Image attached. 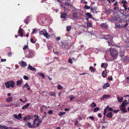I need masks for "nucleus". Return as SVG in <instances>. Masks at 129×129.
Masks as SVG:
<instances>
[{
  "label": "nucleus",
  "mask_w": 129,
  "mask_h": 129,
  "mask_svg": "<svg viewBox=\"0 0 129 129\" xmlns=\"http://www.w3.org/2000/svg\"><path fill=\"white\" fill-rule=\"evenodd\" d=\"M110 96V95H106L104 94L102 97L101 99V100H104V99H107Z\"/></svg>",
  "instance_id": "nucleus-20"
},
{
  "label": "nucleus",
  "mask_w": 129,
  "mask_h": 129,
  "mask_svg": "<svg viewBox=\"0 0 129 129\" xmlns=\"http://www.w3.org/2000/svg\"><path fill=\"white\" fill-rule=\"evenodd\" d=\"M69 98H70V100L71 101H72L73 99H75V97L73 95H71L69 96Z\"/></svg>",
  "instance_id": "nucleus-39"
},
{
  "label": "nucleus",
  "mask_w": 129,
  "mask_h": 129,
  "mask_svg": "<svg viewBox=\"0 0 129 129\" xmlns=\"http://www.w3.org/2000/svg\"><path fill=\"white\" fill-rule=\"evenodd\" d=\"M100 26L101 29L104 30L107 29L108 27V25L106 23H101L100 24Z\"/></svg>",
  "instance_id": "nucleus-6"
},
{
  "label": "nucleus",
  "mask_w": 129,
  "mask_h": 129,
  "mask_svg": "<svg viewBox=\"0 0 129 129\" xmlns=\"http://www.w3.org/2000/svg\"><path fill=\"white\" fill-rule=\"evenodd\" d=\"M71 27L70 26H68L67 27L66 30L67 31H69L70 30Z\"/></svg>",
  "instance_id": "nucleus-43"
},
{
  "label": "nucleus",
  "mask_w": 129,
  "mask_h": 129,
  "mask_svg": "<svg viewBox=\"0 0 129 129\" xmlns=\"http://www.w3.org/2000/svg\"><path fill=\"white\" fill-rule=\"evenodd\" d=\"M85 14L89 18H91L92 17V15L89 13H86Z\"/></svg>",
  "instance_id": "nucleus-28"
},
{
  "label": "nucleus",
  "mask_w": 129,
  "mask_h": 129,
  "mask_svg": "<svg viewBox=\"0 0 129 129\" xmlns=\"http://www.w3.org/2000/svg\"><path fill=\"white\" fill-rule=\"evenodd\" d=\"M68 61L69 62H70L71 63H73L72 61V60L70 58L69 59Z\"/></svg>",
  "instance_id": "nucleus-59"
},
{
  "label": "nucleus",
  "mask_w": 129,
  "mask_h": 129,
  "mask_svg": "<svg viewBox=\"0 0 129 129\" xmlns=\"http://www.w3.org/2000/svg\"><path fill=\"white\" fill-rule=\"evenodd\" d=\"M84 8L85 9H90V6H88L87 5H85L84 6Z\"/></svg>",
  "instance_id": "nucleus-36"
},
{
  "label": "nucleus",
  "mask_w": 129,
  "mask_h": 129,
  "mask_svg": "<svg viewBox=\"0 0 129 129\" xmlns=\"http://www.w3.org/2000/svg\"><path fill=\"white\" fill-rule=\"evenodd\" d=\"M28 53L27 55V58H30L32 57L34 55V51L32 50H29L28 49Z\"/></svg>",
  "instance_id": "nucleus-4"
},
{
  "label": "nucleus",
  "mask_w": 129,
  "mask_h": 129,
  "mask_svg": "<svg viewBox=\"0 0 129 129\" xmlns=\"http://www.w3.org/2000/svg\"><path fill=\"white\" fill-rule=\"evenodd\" d=\"M29 116L28 115H27L25 116L24 118L23 119V120H24L26 121V120H28L29 119Z\"/></svg>",
  "instance_id": "nucleus-33"
},
{
  "label": "nucleus",
  "mask_w": 129,
  "mask_h": 129,
  "mask_svg": "<svg viewBox=\"0 0 129 129\" xmlns=\"http://www.w3.org/2000/svg\"><path fill=\"white\" fill-rule=\"evenodd\" d=\"M119 55L120 57H122V56L124 55V53H121L120 52H119Z\"/></svg>",
  "instance_id": "nucleus-53"
},
{
  "label": "nucleus",
  "mask_w": 129,
  "mask_h": 129,
  "mask_svg": "<svg viewBox=\"0 0 129 129\" xmlns=\"http://www.w3.org/2000/svg\"><path fill=\"white\" fill-rule=\"evenodd\" d=\"M29 103H28L26 104L24 106H23L22 108V109L23 110H24L26 109L29 106Z\"/></svg>",
  "instance_id": "nucleus-27"
},
{
  "label": "nucleus",
  "mask_w": 129,
  "mask_h": 129,
  "mask_svg": "<svg viewBox=\"0 0 129 129\" xmlns=\"http://www.w3.org/2000/svg\"><path fill=\"white\" fill-rule=\"evenodd\" d=\"M120 110L122 111L123 113H126L127 112V111L126 109V107L123 108H120Z\"/></svg>",
  "instance_id": "nucleus-25"
},
{
  "label": "nucleus",
  "mask_w": 129,
  "mask_h": 129,
  "mask_svg": "<svg viewBox=\"0 0 129 129\" xmlns=\"http://www.w3.org/2000/svg\"><path fill=\"white\" fill-rule=\"evenodd\" d=\"M117 4V1H116L113 5V6L114 7L116 6Z\"/></svg>",
  "instance_id": "nucleus-63"
},
{
  "label": "nucleus",
  "mask_w": 129,
  "mask_h": 129,
  "mask_svg": "<svg viewBox=\"0 0 129 129\" xmlns=\"http://www.w3.org/2000/svg\"><path fill=\"white\" fill-rule=\"evenodd\" d=\"M112 38L111 36L109 35H105L104 36V39H106L108 40L109 39H110V41H111L112 39Z\"/></svg>",
  "instance_id": "nucleus-8"
},
{
  "label": "nucleus",
  "mask_w": 129,
  "mask_h": 129,
  "mask_svg": "<svg viewBox=\"0 0 129 129\" xmlns=\"http://www.w3.org/2000/svg\"><path fill=\"white\" fill-rule=\"evenodd\" d=\"M107 73V71L106 70H105L102 72V75L103 77L105 78L107 76L106 74Z\"/></svg>",
  "instance_id": "nucleus-19"
},
{
  "label": "nucleus",
  "mask_w": 129,
  "mask_h": 129,
  "mask_svg": "<svg viewBox=\"0 0 129 129\" xmlns=\"http://www.w3.org/2000/svg\"><path fill=\"white\" fill-rule=\"evenodd\" d=\"M62 87L60 85H58L57 86V88L58 89H62Z\"/></svg>",
  "instance_id": "nucleus-44"
},
{
  "label": "nucleus",
  "mask_w": 129,
  "mask_h": 129,
  "mask_svg": "<svg viewBox=\"0 0 129 129\" xmlns=\"http://www.w3.org/2000/svg\"><path fill=\"white\" fill-rule=\"evenodd\" d=\"M128 23H126L125 24H124L123 27H126V26L128 25Z\"/></svg>",
  "instance_id": "nucleus-64"
},
{
  "label": "nucleus",
  "mask_w": 129,
  "mask_h": 129,
  "mask_svg": "<svg viewBox=\"0 0 129 129\" xmlns=\"http://www.w3.org/2000/svg\"><path fill=\"white\" fill-rule=\"evenodd\" d=\"M113 113H117L119 111V110H114L112 111Z\"/></svg>",
  "instance_id": "nucleus-51"
},
{
  "label": "nucleus",
  "mask_w": 129,
  "mask_h": 129,
  "mask_svg": "<svg viewBox=\"0 0 129 129\" xmlns=\"http://www.w3.org/2000/svg\"><path fill=\"white\" fill-rule=\"evenodd\" d=\"M28 45H25L23 47V50H25L26 49H28Z\"/></svg>",
  "instance_id": "nucleus-46"
},
{
  "label": "nucleus",
  "mask_w": 129,
  "mask_h": 129,
  "mask_svg": "<svg viewBox=\"0 0 129 129\" xmlns=\"http://www.w3.org/2000/svg\"><path fill=\"white\" fill-rule=\"evenodd\" d=\"M28 69H29L31 71H35L36 70V69L35 68L32 67V66L30 65H29L28 66Z\"/></svg>",
  "instance_id": "nucleus-22"
},
{
  "label": "nucleus",
  "mask_w": 129,
  "mask_h": 129,
  "mask_svg": "<svg viewBox=\"0 0 129 129\" xmlns=\"http://www.w3.org/2000/svg\"><path fill=\"white\" fill-rule=\"evenodd\" d=\"M117 99L118 100V101L119 102H121L123 100V97H121V98H119V97H117Z\"/></svg>",
  "instance_id": "nucleus-32"
},
{
  "label": "nucleus",
  "mask_w": 129,
  "mask_h": 129,
  "mask_svg": "<svg viewBox=\"0 0 129 129\" xmlns=\"http://www.w3.org/2000/svg\"><path fill=\"white\" fill-rule=\"evenodd\" d=\"M110 84L108 83H107L104 84L103 86V88L104 89H106L107 87H109Z\"/></svg>",
  "instance_id": "nucleus-21"
},
{
  "label": "nucleus",
  "mask_w": 129,
  "mask_h": 129,
  "mask_svg": "<svg viewBox=\"0 0 129 129\" xmlns=\"http://www.w3.org/2000/svg\"><path fill=\"white\" fill-rule=\"evenodd\" d=\"M122 3L124 4H125V3H127V2L126 1L123 0L122 1Z\"/></svg>",
  "instance_id": "nucleus-62"
},
{
  "label": "nucleus",
  "mask_w": 129,
  "mask_h": 129,
  "mask_svg": "<svg viewBox=\"0 0 129 129\" xmlns=\"http://www.w3.org/2000/svg\"><path fill=\"white\" fill-rule=\"evenodd\" d=\"M61 15L60 17L61 18L65 19L68 18V16L67 15V14L66 13H65V12L61 13Z\"/></svg>",
  "instance_id": "nucleus-7"
},
{
  "label": "nucleus",
  "mask_w": 129,
  "mask_h": 129,
  "mask_svg": "<svg viewBox=\"0 0 129 129\" xmlns=\"http://www.w3.org/2000/svg\"><path fill=\"white\" fill-rule=\"evenodd\" d=\"M90 105L92 107H96V104L94 102L92 103V104H91Z\"/></svg>",
  "instance_id": "nucleus-42"
},
{
  "label": "nucleus",
  "mask_w": 129,
  "mask_h": 129,
  "mask_svg": "<svg viewBox=\"0 0 129 129\" xmlns=\"http://www.w3.org/2000/svg\"><path fill=\"white\" fill-rule=\"evenodd\" d=\"M109 106H107L106 108L107 109H108L109 111H113V109L111 107H109Z\"/></svg>",
  "instance_id": "nucleus-37"
},
{
  "label": "nucleus",
  "mask_w": 129,
  "mask_h": 129,
  "mask_svg": "<svg viewBox=\"0 0 129 129\" xmlns=\"http://www.w3.org/2000/svg\"><path fill=\"white\" fill-rule=\"evenodd\" d=\"M22 79L21 78L19 80H18L17 81L16 83V85L17 86H20L21 84L22 83Z\"/></svg>",
  "instance_id": "nucleus-17"
},
{
  "label": "nucleus",
  "mask_w": 129,
  "mask_h": 129,
  "mask_svg": "<svg viewBox=\"0 0 129 129\" xmlns=\"http://www.w3.org/2000/svg\"><path fill=\"white\" fill-rule=\"evenodd\" d=\"M86 24H87V27H92V23L88 21H87V22Z\"/></svg>",
  "instance_id": "nucleus-23"
},
{
  "label": "nucleus",
  "mask_w": 129,
  "mask_h": 129,
  "mask_svg": "<svg viewBox=\"0 0 129 129\" xmlns=\"http://www.w3.org/2000/svg\"><path fill=\"white\" fill-rule=\"evenodd\" d=\"M30 41L31 43H34L36 42V40H34L32 38H31L30 39Z\"/></svg>",
  "instance_id": "nucleus-41"
},
{
  "label": "nucleus",
  "mask_w": 129,
  "mask_h": 129,
  "mask_svg": "<svg viewBox=\"0 0 129 129\" xmlns=\"http://www.w3.org/2000/svg\"><path fill=\"white\" fill-rule=\"evenodd\" d=\"M37 31L36 29V28H35L34 29V30H33L32 33L31 34H34V33H35V32H36Z\"/></svg>",
  "instance_id": "nucleus-54"
},
{
  "label": "nucleus",
  "mask_w": 129,
  "mask_h": 129,
  "mask_svg": "<svg viewBox=\"0 0 129 129\" xmlns=\"http://www.w3.org/2000/svg\"><path fill=\"white\" fill-rule=\"evenodd\" d=\"M125 52V50L124 49H120L119 52H120L121 53H124Z\"/></svg>",
  "instance_id": "nucleus-38"
},
{
  "label": "nucleus",
  "mask_w": 129,
  "mask_h": 129,
  "mask_svg": "<svg viewBox=\"0 0 129 129\" xmlns=\"http://www.w3.org/2000/svg\"><path fill=\"white\" fill-rule=\"evenodd\" d=\"M29 16H27L24 20V22L26 24H27L28 23V21L29 20Z\"/></svg>",
  "instance_id": "nucleus-18"
},
{
  "label": "nucleus",
  "mask_w": 129,
  "mask_h": 129,
  "mask_svg": "<svg viewBox=\"0 0 129 129\" xmlns=\"http://www.w3.org/2000/svg\"><path fill=\"white\" fill-rule=\"evenodd\" d=\"M42 119H38V123L36 124V126H39L40 124L41 123L42 121Z\"/></svg>",
  "instance_id": "nucleus-30"
},
{
  "label": "nucleus",
  "mask_w": 129,
  "mask_h": 129,
  "mask_svg": "<svg viewBox=\"0 0 129 129\" xmlns=\"http://www.w3.org/2000/svg\"><path fill=\"white\" fill-rule=\"evenodd\" d=\"M23 29L20 28H19L18 31V33L20 34V36L21 37H23Z\"/></svg>",
  "instance_id": "nucleus-13"
},
{
  "label": "nucleus",
  "mask_w": 129,
  "mask_h": 129,
  "mask_svg": "<svg viewBox=\"0 0 129 129\" xmlns=\"http://www.w3.org/2000/svg\"><path fill=\"white\" fill-rule=\"evenodd\" d=\"M111 55L113 57L116 58L118 56V52L117 49L115 48H111L110 49Z\"/></svg>",
  "instance_id": "nucleus-1"
},
{
  "label": "nucleus",
  "mask_w": 129,
  "mask_h": 129,
  "mask_svg": "<svg viewBox=\"0 0 129 129\" xmlns=\"http://www.w3.org/2000/svg\"><path fill=\"white\" fill-rule=\"evenodd\" d=\"M43 30H45V34H44V36L45 37L47 38L48 39H49L50 38V37L49 35L48 34L46 30L44 29Z\"/></svg>",
  "instance_id": "nucleus-15"
},
{
  "label": "nucleus",
  "mask_w": 129,
  "mask_h": 129,
  "mask_svg": "<svg viewBox=\"0 0 129 129\" xmlns=\"http://www.w3.org/2000/svg\"><path fill=\"white\" fill-rule=\"evenodd\" d=\"M5 84L7 88L11 87L14 88L15 86V83L13 81H10L5 83Z\"/></svg>",
  "instance_id": "nucleus-2"
},
{
  "label": "nucleus",
  "mask_w": 129,
  "mask_h": 129,
  "mask_svg": "<svg viewBox=\"0 0 129 129\" xmlns=\"http://www.w3.org/2000/svg\"><path fill=\"white\" fill-rule=\"evenodd\" d=\"M129 99L128 100V102L127 103H124V102H123L122 103L121 105L120 106V108H124V107H126L125 105H127L128 104H129Z\"/></svg>",
  "instance_id": "nucleus-11"
},
{
  "label": "nucleus",
  "mask_w": 129,
  "mask_h": 129,
  "mask_svg": "<svg viewBox=\"0 0 129 129\" xmlns=\"http://www.w3.org/2000/svg\"><path fill=\"white\" fill-rule=\"evenodd\" d=\"M23 78L26 80H27L28 79V77L26 76H24L23 77Z\"/></svg>",
  "instance_id": "nucleus-56"
},
{
  "label": "nucleus",
  "mask_w": 129,
  "mask_h": 129,
  "mask_svg": "<svg viewBox=\"0 0 129 129\" xmlns=\"http://www.w3.org/2000/svg\"><path fill=\"white\" fill-rule=\"evenodd\" d=\"M89 69L91 70V72L92 73H93L95 71L94 70L92 66H90L89 68Z\"/></svg>",
  "instance_id": "nucleus-34"
},
{
  "label": "nucleus",
  "mask_w": 129,
  "mask_h": 129,
  "mask_svg": "<svg viewBox=\"0 0 129 129\" xmlns=\"http://www.w3.org/2000/svg\"><path fill=\"white\" fill-rule=\"evenodd\" d=\"M45 30H44V31H40L39 32V33L41 35H44V34H45Z\"/></svg>",
  "instance_id": "nucleus-47"
},
{
  "label": "nucleus",
  "mask_w": 129,
  "mask_h": 129,
  "mask_svg": "<svg viewBox=\"0 0 129 129\" xmlns=\"http://www.w3.org/2000/svg\"><path fill=\"white\" fill-rule=\"evenodd\" d=\"M27 89L28 90H29L30 89V86L28 84V83L27 85Z\"/></svg>",
  "instance_id": "nucleus-58"
},
{
  "label": "nucleus",
  "mask_w": 129,
  "mask_h": 129,
  "mask_svg": "<svg viewBox=\"0 0 129 129\" xmlns=\"http://www.w3.org/2000/svg\"><path fill=\"white\" fill-rule=\"evenodd\" d=\"M19 64L20 66L21 67H24L27 65L26 62L23 60H22L21 62H19Z\"/></svg>",
  "instance_id": "nucleus-9"
},
{
  "label": "nucleus",
  "mask_w": 129,
  "mask_h": 129,
  "mask_svg": "<svg viewBox=\"0 0 129 129\" xmlns=\"http://www.w3.org/2000/svg\"><path fill=\"white\" fill-rule=\"evenodd\" d=\"M39 75L42 76L43 78H44L45 77V76L42 73H39Z\"/></svg>",
  "instance_id": "nucleus-48"
},
{
  "label": "nucleus",
  "mask_w": 129,
  "mask_h": 129,
  "mask_svg": "<svg viewBox=\"0 0 129 129\" xmlns=\"http://www.w3.org/2000/svg\"><path fill=\"white\" fill-rule=\"evenodd\" d=\"M72 16L73 17L76 19L78 18V13L77 12H75L73 13Z\"/></svg>",
  "instance_id": "nucleus-12"
},
{
  "label": "nucleus",
  "mask_w": 129,
  "mask_h": 129,
  "mask_svg": "<svg viewBox=\"0 0 129 129\" xmlns=\"http://www.w3.org/2000/svg\"><path fill=\"white\" fill-rule=\"evenodd\" d=\"M53 111L52 110H50L48 112V113L49 114H51L53 113Z\"/></svg>",
  "instance_id": "nucleus-55"
},
{
  "label": "nucleus",
  "mask_w": 129,
  "mask_h": 129,
  "mask_svg": "<svg viewBox=\"0 0 129 129\" xmlns=\"http://www.w3.org/2000/svg\"><path fill=\"white\" fill-rule=\"evenodd\" d=\"M112 116L113 114L111 112H110L108 113L106 115V116L109 118H112Z\"/></svg>",
  "instance_id": "nucleus-14"
},
{
  "label": "nucleus",
  "mask_w": 129,
  "mask_h": 129,
  "mask_svg": "<svg viewBox=\"0 0 129 129\" xmlns=\"http://www.w3.org/2000/svg\"><path fill=\"white\" fill-rule=\"evenodd\" d=\"M22 115L21 114V113H19L18 114V117H19L20 118H22Z\"/></svg>",
  "instance_id": "nucleus-57"
},
{
  "label": "nucleus",
  "mask_w": 129,
  "mask_h": 129,
  "mask_svg": "<svg viewBox=\"0 0 129 129\" xmlns=\"http://www.w3.org/2000/svg\"><path fill=\"white\" fill-rule=\"evenodd\" d=\"M117 19L115 17H113L112 18V20L113 21H117Z\"/></svg>",
  "instance_id": "nucleus-50"
},
{
  "label": "nucleus",
  "mask_w": 129,
  "mask_h": 129,
  "mask_svg": "<svg viewBox=\"0 0 129 129\" xmlns=\"http://www.w3.org/2000/svg\"><path fill=\"white\" fill-rule=\"evenodd\" d=\"M100 109V108L99 107H97L95 108L94 109V111L95 112H96L99 110Z\"/></svg>",
  "instance_id": "nucleus-40"
},
{
  "label": "nucleus",
  "mask_w": 129,
  "mask_h": 129,
  "mask_svg": "<svg viewBox=\"0 0 129 129\" xmlns=\"http://www.w3.org/2000/svg\"><path fill=\"white\" fill-rule=\"evenodd\" d=\"M107 108H106L104 109V114L105 115V116L106 115V113L107 112Z\"/></svg>",
  "instance_id": "nucleus-52"
},
{
  "label": "nucleus",
  "mask_w": 129,
  "mask_h": 129,
  "mask_svg": "<svg viewBox=\"0 0 129 129\" xmlns=\"http://www.w3.org/2000/svg\"><path fill=\"white\" fill-rule=\"evenodd\" d=\"M111 11L110 10H106L105 13L107 14H110L111 13Z\"/></svg>",
  "instance_id": "nucleus-31"
},
{
  "label": "nucleus",
  "mask_w": 129,
  "mask_h": 129,
  "mask_svg": "<svg viewBox=\"0 0 129 129\" xmlns=\"http://www.w3.org/2000/svg\"><path fill=\"white\" fill-rule=\"evenodd\" d=\"M64 4L65 5L68 6H70L71 7L74 8L73 5L69 2H65Z\"/></svg>",
  "instance_id": "nucleus-24"
},
{
  "label": "nucleus",
  "mask_w": 129,
  "mask_h": 129,
  "mask_svg": "<svg viewBox=\"0 0 129 129\" xmlns=\"http://www.w3.org/2000/svg\"><path fill=\"white\" fill-rule=\"evenodd\" d=\"M13 100V98L12 97H10L7 98L6 99V101L8 103L10 102Z\"/></svg>",
  "instance_id": "nucleus-16"
},
{
  "label": "nucleus",
  "mask_w": 129,
  "mask_h": 129,
  "mask_svg": "<svg viewBox=\"0 0 129 129\" xmlns=\"http://www.w3.org/2000/svg\"><path fill=\"white\" fill-rule=\"evenodd\" d=\"M120 57L121 60L123 61L124 62H129V57H127L124 55Z\"/></svg>",
  "instance_id": "nucleus-5"
},
{
  "label": "nucleus",
  "mask_w": 129,
  "mask_h": 129,
  "mask_svg": "<svg viewBox=\"0 0 129 129\" xmlns=\"http://www.w3.org/2000/svg\"><path fill=\"white\" fill-rule=\"evenodd\" d=\"M13 117L16 119H17L18 120H20L18 118V116L16 114H14L13 115Z\"/></svg>",
  "instance_id": "nucleus-45"
},
{
  "label": "nucleus",
  "mask_w": 129,
  "mask_h": 129,
  "mask_svg": "<svg viewBox=\"0 0 129 129\" xmlns=\"http://www.w3.org/2000/svg\"><path fill=\"white\" fill-rule=\"evenodd\" d=\"M12 54V52L11 51H10L9 52L7 53V55L9 57H11V56Z\"/></svg>",
  "instance_id": "nucleus-49"
},
{
  "label": "nucleus",
  "mask_w": 129,
  "mask_h": 129,
  "mask_svg": "<svg viewBox=\"0 0 129 129\" xmlns=\"http://www.w3.org/2000/svg\"><path fill=\"white\" fill-rule=\"evenodd\" d=\"M8 127L6 126L0 125V129H8Z\"/></svg>",
  "instance_id": "nucleus-26"
},
{
  "label": "nucleus",
  "mask_w": 129,
  "mask_h": 129,
  "mask_svg": "<svg viewBox=\"0 0 129 129\" xmlns=\"http://www.w3.org/2000/svg\"><path fill=\"white\" fill-rule=\"evenodd\" d=\"M49 95L50 96H54L55 97H56L55 93L54 92H50L49 93Z\"/></svg>",
  "instance_id": "nucleus-29"
},
{
  "label": "nucleus",
  "mask_w": 129,
  "mask_h": 129,
  "mask_svg": "<svg viewBox=\"0 0 129 129\" xmlns=\"http://www.w3.org/2000/svg\"><path fill=\"white\" fill-rule=\"evenodd\" d=\"M28 84V83L27 82L22 87V89L23 88L25 87V86H27V85Z\"/></svg>",
  "instance_id": "nucleus-60"
},
{
  "label": "nucleus",
  "mask_w": 129,
  "mask_h": 129,
  "mask_svg": "<svg viewBox=\"0 0 129 129\" xmlns=\"http://www.w3.org/2000/svg\"><path fill=\"white\" fill-rule=\"evenodd\" d=\"M36 121H33V125H31V123L30 122H28L27 123V125H28V126L30 128H34L36 127H38V126H36Z\"/></svg>",
  "instance_id": "nucleus-3"
},
{
  "label": "nucleus",
  "mask_w": 129,
  "mask_h": 129,
  "mask_svg": "<svg viewBox=\"0 0 129 129\" xmlns=\"http://www.w3.org/2000/svg\"><path fill=\"white\" fill-rule=\"evenodd\" d=\"M96 9L97 7H91L90 10L91 12L93 13H97L96 11Z\"/></svg>",
  "instance_id": "nucleus-10"
},
{
  "label": "nucleus",
  "mask_w": 129,
  "mask_h": 129,
  "mask_svg": "<svg viewBox=\"0 0 129 129\" xmlns=\"http://www.w3.org/2000/svg\"><path fill=\"white\" fill-rule=\"evenodd\" d=\"M89 118L92 120H94V117L93 116H91L89 117Z\"/></svg>",
  "instance_id": "nucleus-61"
},
{
  "label": "nucleus",
  "mask_w": 129,
  "mask_h": 129,
  "mask_svg": "<svg viewBox=\"0 0 129 129\" xmlns=\"http://www.w3.org/2000/svg\"><path fill=\"white\" fill-rule=\"evenodd\" d=\"M66 113L65 112H61L59 113V116H62L63 115H64Z\"/></svg>",
  "instance_id": "nucleus-35"
}]
</instances>
